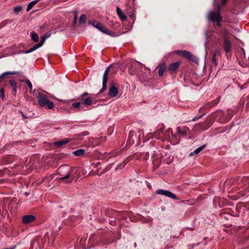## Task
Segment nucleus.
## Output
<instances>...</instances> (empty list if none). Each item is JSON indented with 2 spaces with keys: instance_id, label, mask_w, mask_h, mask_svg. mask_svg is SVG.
Listing matches in <instances>:
<instances>
[{
  "instance_id": "obj_1",
  "label": "nucleus",
  "mask_w": 249,
  "mask_h": 249,
  "mask_svg": "<svg viewBox=\"0 0 249 249\" xmlns=\"http://www.w3.org/2000/svg\"><path fill=\"white\" fill-rule=\"evenodd\" d=\"M56 99V98L52 94L43 91L38 93L37 99L40 106L42 107H45L47 109H52L54 107V104L50 101L49 99Z\"/></svg>"
},
{
  "instance_id": "obj_2",
  "label": "nucleus",
  "mask_w": 249,
  "mask_h": 249,
  "mask_svg": "<svg viewBox=\"0 0 249 249\" xmlns=\"http://www.w3.org/2000/svg\"><path fill=\"white\" fill-rule=\"evenodd\" d=\"M71 167L64 165H62L58 169V174L61 176L59 178V180L64 181L66 182H70L72 181V179L70 181H66L65 179H68L71 175Z\"/></svg>"
},
{
  "instance_id": "obj_3",
  "label": "nucleus",
  "mask_w": 249,
  "mask_h": 249,
  "mask_svg": "<svg viewBox=\"0 0 249 249\" xmlns=\"http://www.w3.org/2000/svg\"><path fill=\"white\" fill-rule=\"evenodd\" d=\"M220 6L218 5L217 7V11H210L208 14V18L209 20L213 22H215L218 26H220V22L222 19L220 15Z\"/></svg>"
},
{
  "instance_id": "obj_4",
  "label": "nucleus",
  "mask_w": 249,
  "mask_h": 249,
  "mask_svg": "<svg viewBox=\"0 0 249 249\" xmlns=\"http://www.w3.org/2000/svg\"><path fill=\"white\" fill-rule=\"evenodd\" d=\"M89 23L93 25L94 27L98 29L101 32L106 34L108 35L109 36H113V34H114L113 32L109 31L107 28L105 27L101 23L97 21L93 20L89 21Z\"/></svg>"
},
{
  "instance_id": "obj_5",
  "label": "nucleus",
  "mask_w": 249,
  "mask_h": 249,
  "mask_svg": "<svg viewBox=\"0 0 249 249\" xmlns=\"http://www.w3.org/2000/svg\"><path fill=\"white\" fill-rule=\"evenodd\" d=\"M177 53L178 54H179L184 57H185V58L188 59L189 60L192 61L193 62H196V61H198L197 58L195 56L193 55L190 52H189L188 51H185V50L177 51Z\"/></svg>"
},
{
  "instance_id": "obj_6",
  "label": "nucleus",
  "mask_w": 249,
  "mask_h": 249,
  "mask_svg": "<svg viewBox=\"0 0 249 249\" xmlns=\"http://www.w3.org/2000/svg\"><path fill=\"white\" fill-rule=\"evenodd\" d=\"M109 72V67H108L106 69V70L104 72V75H103V86H102V89L100 91V93H102L106 89L107 83L108 81V76Z\"/></svg>"
},
{
  "instance_id": "obj_7",
  "label": "nucleus",
  "mask_w": 249,
  "mask_h": 249,
  "mask_svg": "<svg viewBox=\"0 0 249 249\" xmlns=\"http://www.w3.org/2000/svg\"><path fill=\"white\" fill-rule=\"evenodd\" d=\"M156 193L157 194L163 195L174 199H177V197L174 194L167 190L158 189L157 190Z\"/></svg>"
},
{
  "instance_id": "obj_8",
  "label": "nucleus",
  "mask_w": 249,
  "mask_h": 249,
  "mask_svg": "<svg viewBox=\"0 0 249 249\" xmlns=\"http://www.w3.org/2000/svg\"><path fill=\"white\" fill-rule=\"evenodd\" d=\"M159 128L154 133L150 134V135H153L158 139L161 140L162 134H163V130L165 128V126L163 124H161L159 126Z\"/></svg>"
},
{
  "instance_id": "obj_9",
  "label": "nucleus",
  "mask_w": 249,
  "mask_h": 249,
  "mask_svg": "<svg viewBox=\"0 0 249 249\" xmlns=\"http://www.w3.org/2000/svg\"><path fill=\"white\" fill-rule=\"evenodd\" d=\"M36 217L33 215H26L22 217V221L24 224H28L34 222Z\"/></svg>"
},
{
  "instance_id": "obj_10",
  "label": "nucleus",
  "mask_w": 249,
  "mask_h": 249,
  "mask_svg": "<svg viewBox=\"0 0 249 249\" xmlns=\"http://www.w3.org/2000/svg\"><path fill=\"white\" fill-rule=\"evenodd\" d=\"M231 43L229 38L226 37L224 40L223 49L227 53L230 52L231 50Z\"/></svg>"
},
{
  "instance_id": "obj_11",
  "label": "nucleus",
  "mask_w": 249,
  "mask_h": 249,
  "mask_svg": "<svg viewBox=\"0 0 249 249\" xmlns=\"http://www.w3.org/2000/svg\"><path fill=\"white\" fill-rule=\"evenodd\" d=\"M177 133L178 135L181 136H185L187 135L188 132L189 131V129L188 127L186 126H178L177 128Z\"/></svg>"
},
{
  "instance_id": "obj_12",
  "label": "nucleus",
  "mask_w": 249,
  "mask_h": 249,
  "mask_svg": "<svg viewBox=\"0 0 249 249\" xmlns=\"http://www.w3.org/2000/svg\"><path fill=\"white\" fill-rule=\"evenodd\" d=\"M180 64L181 62L179 61H178L175 63H171L169 66L168 70L169 71L171 72H174L178 69Z\"/></svg>"
},
{
  "instance_id": "obj_13",
  "label": "nucleus",
  "mask_w": 249,
  "mask_h": 249,
  "mask_svg": "<svg viewBox=\"0 0 249 249\" xmlns=\"http://www.w3.org/2000/svg\"><path fill=\"white\" fill-rule=\"evenodd\" d=\"M137 66V62L133 61L131 63L128 68V72L129 74L131 75H133L135 73Z\"/></svg>"
},
{
  "instance_id": "obj_14",
  "label": "nucleus",
  "mask_w": 249,
  "mask_h": 249,
  "mask_svg": "<svg viewBox=\"0 0 249 249\" xmlns=\"http://www.w3.org/2000/svg\"><path fill=\"white\" fill-rule=\"evenodd\" d=\"M118 93V89L114 86H111L109 88V90L108 94L111 97H114L117 95Z\"/></svg>"
},
{
  "instance_id": "obj_15",
  "label": "nucleus",
  "mask_w": 249,
  "mask_h": 249,
  "mask_svg": "<svg viewBox=\"0 0 249 249\" xmlns=\"http://www.w3.org/2000/svg\"><path fill=\"white\" fill-rule=\"evenodd\" d=\"M71 138H66L64 139L59 141H57L54 142V144L57 147H61L62 145L68 143L70 141H71Z\"/></svg>"
},
{
  "instance_id": "obj_16",
  "label": "nucleus",
  "mask_w": 249,
  "mask_h": 249,
  "mask_svg": "<svg viewBox=\"0 0 249 249\" xmlns=\"http://www.w3.org/2000/svg\"><path fill=\"white\" fill-rule=\"evenodd\" d=\"M53 179V177L52 176L49 175V176H46L44 178H43L41 180V181H40L37 183V184H40L44 183L45 185H46L48 186H50L51 185L50 184V181L52 180Z\"/></svg>"
},
{
  "instance_id": "obj_17",
  "label": "nucleus",
  "mask_w": 249,
  "mask_h": 249,
  "mask_svg": "<svg viewBox=\"0 0 249 249\" xmlns=\"http://www.w3.org/2000/svg\"><path fill=\"white\" fill-rule=\"evenodd\" d=\"M172 133V129L168 128L165 131H163L161 140H167L169 138L170 134Z\"/></svg>"
},
{
  "instance_id": "obj_18",
  "label": "nucleus",
  "mask_w": 249,
  "mask_h": 249,
  "mask_svg": "<svg viewBox=\"0 0 249 249\" xmlns=\"http://www.w3.org/2000/svg\"><path fill=\"white\" fill-rule=\"evenodd\" d=\"M19 73V71H16L4 72L2 74H1L0 75V80L1 81H2L3 78H5L6 76H9L10 75L18 74Z\"/></svg>"
},
{
  "instance_id": "obj_19",
  "label": "nucleus",
  "mask_w": 249,
  "mask_h": 249,
  "mask_svg": "<svg viewBox=\"0 0 249 249\" xmlns=\"http://www.w3.org/2000/svg\"><path fill=\"white\" fill-rule=\"evenodd\" d=\"M116 12L117 15L122 21L126 20V16L122 12L121 9L119 7L116 8Z\"/></svg>"
},
{
  "instance_id": "obj_20",
  "label": "nucleus",
  "mask_w": 249,
  "mask_h": 249,
  "mask_svg": "<svg viewBox=\"0 0 249 249\" xmlns=\"http://www.w3.org/2000/svg\"><path fill=\"white\" fill-rule=\"evenodd\" d=\"M216 104V103L209 102V103L206 104L205 105H204L203 107H202L199 109V111H204L205 110H206V109H208L211 108V107L214 106Z\"/></svg>"
},
{
  "instance_id": "obj_21",
  "label": "nucleus",
  "mask_w": 249,
  "mask_h": 249,
  "mask_svg": "<svg viewBox=\"0 0 249 249\" xmlns=\"http://www.w3.org/2000/svg\"><path fill=\"white\" fill-rule=\"evenodd\" d=\"M9 84L13 88V90L14 92V94L15 95L16 93L17 89V83L14 80H10L9 81Z\"/></svg>"
},
{
  "instance_id": "obj_22",
  "label": "nucleus",
  "mask_w": 249,
  "mask_h": 249,
  "mask_svg": "<svg viewBox=\"0 0 249 249\" xmlns=\"http://www.w3.org/2000/svg\"><path fill=\"white\" fill-rule=\"evenodd\" d=\"M81 100L83 101V104L90 106L92 104L93 99L91 97H89L86 99L83 98V100Z\"/></svg>"
},
{
  "instance_id": "obj_23",
  "label": "nucleus",
  "mask_w": 249,
  "mask_h": 249,
  "mask_svg": "<svg viewBox=\"0 0 249 249\" xmlns=\"http://www.w3.org/2000/svg\"><path fill=\"white\" fill-rule=\"evenodd\" d=\"M241 180L243 182H246L244 186V189L249 191V178H242Z\"/></svg>"
},
{
  "instance_id": "obj_24",
  "label": "nucleus",
  "mask_w": 249,
  "mask_h": 249,
  "mask_svg": "<svg viewBox=\"0 0 249 249\" xmlns=\"http://www.w3.org/2000/svg\"><path fill=\"white\" fill-rule=\"evenodd\" d=\"M85 151L84 149H80L72 152V154L76 156H82L84 155Z\"/></svg>"
},
{
  "instance_id": "obj_25",
  "label": "nucleus",
  "mask_w": 249,
  "mask_h": 249,
  "mask_svg": "<svg viewBox=\"0 0 249 249\" xmlns=\"http://www.w3.org/2000/svg\"><path fill=\"white\" fill-rule=\"evenodd\" d=\"M38 1L39 0H35L30 2L28 5L26 11H29L33 8V7L38 2Z\"/></svg>"
},
{
  "instance_id": "obj_26",
  "label": "nucleus",
  "mask_w": 249,
  "mask_h": 249,
  "mask_svg": "<svg viewBox=\"0 0 249 249\" xmlns=\"http://www.w3.org/2000/svg\"><path fill=\"white\" fill-rule=\"evenodd\" d=\"M206 146V145H203L200 147H198L196 148L193 152L191 153L190 154V156H193L194 154H198L200 151H201L203 148Z\"/></svg>"
},
{
  "instance_id": "obj_27",
  "label": "nucleus",
  "mask_w": 249,
  "mask_h": 249,
  "mask_svg": "<svg viewBox=\"0 0 249 249\" xmlns=\"http://www.w3.org/2000/svg\"><path fill=\"white\" fill-rule=\"evenodd\" d=\"M31 37L32 39L35 42H38L39 40L38 36L34 32H32L31 33Z\"/></svg>"
},
{
  "instance_id": "obj_28",
  "label": "nucleus",
  "mask_w": 249,
  "mask_h": 249,
  "mask_svg": "<svg viewBox=\"0 0 249 249\" xmlns=\"http://www.w3.org/2000/svg\"><path fill=\"white\" fill-rule=\"evenodd\" d=\"M165 70H166V67L165 66L163 65V66L160 67V68L159 70V71H158L159 76H163Z\"/></svg>"
},
{
  "instance_id": "obj_29",
  "label": "nucleus",
  "mask_w": 249,
  "mask_h": 249,
  "mask_svg": "<svg viewBox=\"0 0 249 249\" xmlns=\"http://www.w3.org/2000/svg\"><path fill=\"white\" fill-rule=\"evenodd\" d=\"M41 46V44H39V43H38V44H36V45H35L33 47H32V48H31L27 52V53H31L34 51H35L37 49L39 48V47H40Z\"/></svg>"
},
{
  "instance_id": "obj_30",
  "label": "nucleus",
  "mask_w": 249,
  "mask_h": 249,
  "mask_svg": "<svg viewBox=\"0 0 249 249\" xmlns=\"http://www.w3.org/2000/svg\"><path fill=\"white\" fill-rule=\"evenodd\" d=\"M83 104L82 102H77L72 104V107L78 108L79 110H82L83 107H81V105Z\"/></svg>"
},
{
  "instance_id": "obj_31",
  "label": "nucleus",
  "mask_w": 249,
  "mask_h": 249,
  "mask_svg": "<svg viewBox=\"0 0 249 249\" xmlns=\"http://www.w3.org/2000/svg\"><path fill=\"white\" fill-rule=\"evenodd\" d=\"M22 10V6H16L14 8V12L16 14H18L19 12H20Z\"/></svg>"
},
{
  "instance_id": "obj_32",
  "label": "nucleus",
  "mask_w": 249,
  "mask_h": 249,
  "mask_svg": "<svg viewBox=\"0 0 249 249\" xmlns=\"http://www.w3.org/2000/svg\"><path fill=\"white\" fill-rule=\"evenodd\" d=\"M119 150L118 149H116L114 151H112L110 154V157H116L119 155Z\"/></svg>"
},
{
  "instance_id": "obj_33",
  "label": "nucleus",
  "mask_w": 249,
  "mask_h": 249,
  "mask_svg": "<svg viewBox=\"0 0 249 249\" xmlns=\"http://www.w3.org/2000/svg\"><path fill=\"white\" fill-rule=\"evenodd\" d=\"M86 16L85 15H82L79 18V21L81 23H84L86 21Z\"/></svg>"
},
{
  "instance_id": "obj_34",
  "label": "nucleus",
  "mask_w": 249,
  "mask_h": 249,
  "mask_svg": "<svg viewBox=\"0 0 249 249\" xmlns=\"http://www.w3.org/2000/svg\"><path fill=\"white\" fill-rule=\"evenodd\" d=\"M0 97L3 100L5 98L4 89L3 88L0 89Z\"/></svg>"
},
{
  "instance_id": "obj_35",
  "label": "nucleus",
  "mask_w": 249,
  "mask_h": 249,
  "mask_svg": "<svg viewBox=\"0 0 249 249\" xmlns=\"http://www.w3.org/2000/svg\"><path fill=\"white\" fill-rule=\"evenodd\" d=\"M205 114V112L203 113V114L201 115H199V116H196L195 117H194L192 120V121H196L200 118H201L204 115V114Z\"/></svg>"
},
{
  "instance_id": "obj_36",
  "label": "nucleus",
  "mask_w": 249,
  "mask_h": 249,
  "mask_svg": "<svg viewBox=\"0 0 249 249\" xmlns=\"http://www.w3.org/2000/svg\"><path fill=\"white\" fill-rule=\"evenodd\" d=\"M212 62L214 65H217V59L216 58L215 54H213V55L212 58Z\"/></svg>"
},
{
  "instance_id": "obj_37",
  "label": "nucleus",
  "mask_w": 249,
  "mask_h": 249,
  "mask_svg": "<svg viewBox=\"0 0 249 249\" xmlns=\"http://www.w3.org/2000/svg\"><path fill=\"white\" fill-rule=\"evenodd\" d=\"M88 95H89V93L87 92H85L79 96V97L78 98V99L79 100H83L84 97Z\"/></svg>"
},
{
  "instance_id": "obj_38",
  "label": "nucleus",
  "mask_w": 249,
  "mask_h": 249,
  "mask_svg": "<svg viewBox=\"0 0 249 249\" xmlns=\"http://www.w3.org/2000/svg\"><path fill=\"white\" fill-rule=\"evenodd\" d=\"M26 82L27 84L28 85V86H29L30 89H32L33 88V86H32L31 82L30 81V80H26Z\"/></svg>"
},
{
  "instance_id": "obj_39",
  "label": "nucleus",
  "mask_w": 249,
  "mask_h": 249,
  "mask_svg": "<svg viewBox=\"0 0 249 249\" xmlns=\"http://www.w3.org/2000/svg\"><path fill=\"white\" fill-rule=\"evenodd\" d=\"M51 35V33H50V32H47L46 33L44 36H43L45 38L47 39L48 38H49V37H50Z\"/></svg>"
},
{
  "instance_id": "obj_40",
  "label": "nucleus",
  "mask_w": 249,
  "mask_h": 249,
  "mask_svg": "<svg viewBox=\"0 0 249 249\" xmlns=\"http://www.w3.org/2000/svg\"><path fill=\"white\" fill-rule=\"evenodd\" d=\"M46 39L44 38V37L43 36L41 38V41L39 43V44H41V46H42V45L43 44V43H44L45 40Z\"/></svg>"
},
{
  "instance_id": "obj_41",
  "label": "nucleus",
  "mask_w": 249,
  "mask_h": 249,
  "mask_svg": "<svg viewBox=\"0 0 249 249\" xmlns=\"http://www.w3.org/2000/svg\"><path fill=\"white\" fill-rule=\"evenodd\" d=\"M220 53V51L219 50H216L214 54H215V56L217 55H219Z\"/></svg>"
},
{
  "instance_id": "obj_42",
  "label": "nucleus",
  "mask_w": 249,
  "mask_h": 249,
  "mask_svg": "<svg viewBox=\"0 0 249 249\" xmlns=\"http://www.w3.org/2000/svg\"><path fill=\"white\" fill-rule=\"evenodd\" d=\"M227 0H221V5H224L227 2Z\"/></svg>"
},
{
  "instance_id": "obj_43",
  "label": "nucleus",
  "mask_w": 249,
  "mask_h": 249,
  "mask_svg": "<svg viewBox=\"0 0 249 249\" xmlns=\"http://www.w3.org/2000/svg\"><path fill=\"white\" fill-rule=\"evenodd\" d=\"M77 18V13H76L75 14L74 18V22H75L76 21Z\"/></svg>"
},
{
  "instance_id": "obj_44",
  "label": "nucleus",
  "mask_w": 249,
  "mask_h": 249,
  "mask_svg": "<svg viewBox=\"0 0 249 249\" xmlns=\"http://www.w3.org/2000/svg\"><path fill=\"white\" fill-rule=\"evenodd\" d=\"M134 132L133 131H130L129 133V137H132L133 135Z\"/></svg>"
},
{
  "instance_id": "obj_45",
  "label": "nucleus",
  "mask_w": 249,
  "mask_h": 249,
  "mask_svg": "<svg viewBox=\"0 0 249 249\" xmlns=\"http://www.w3.org/2000/svg\"><path fill=\"white\" fill-rule=\"evenodd\" d=\"M171 134H172V138H173V139H176V135H174V134H172V133Z\"/></svg>"
},
{
  "instance_id": "obj_46",
  "label": "nucleus",
  "mask_w": 249,
  "mask_h": 249,
  "mask_svg": "<svg viewBox=\"0 0 249 249\" xmlns=\"http://www.w3.org/2000/svg\"><path fill=\"white\" fill-rule=\"evenodd\" d=\"M22 116L24 118H26V117L24 116V115L22 113Z\"/></svg>"
},
{
  "instance_id": "obj_47",
  "label": "nucleus",
  "mask_w": 249,
  "mask_h": 249,
  "mask_svg": "<svg viewBox=\"0 0 249 249\" xmlns=\"http://www.w3.org/2000/svg\"><path fill=\"white\" fill-rule=\"evenodd\" d=\"M84 135H85H85H88V132H84Z\"/></svg>"
},
{
  "instance_id": "obj_48",
  "label": "nucleus",
  "mask_w": 249,
  "mask_h": 249,
  "mask_svg": "<svg viewBox=\"0 0 249 249\" xmlns=\"http://www.w3.org/2000/svg\"><path fill=\"white\" fill-rule=\"evenodd\" d=\"M44 27L43 26L40 27V29H44Z\"/></svg>"
},
{
  "instance_id": "obj_49",
  "label": "nucleus",
  "mask_w": 249,
  "mask_h": 249,
  "mask_svg": "<svg viewBox=\"0 0 249 249\" xmlns=\"http://www.w3.org/2000/svg\"><path fill=\"white\" fill-rule=\"evenodd\" d=\"M61 102H63V103H66V101H64V100H61Z\"/></svg>"
},
{
  "instance_id": "obj_50",
  "label": "nucleus",
  "mask_w": 249,
  "mask_h": 249,
  "mask_svg": "<svg viewBox=\"0 0 249 249\" xmlns=\"http://www.w3.org/2000/svg\"><path fill=\"white\" fill-rule=\"evenodd\" d=\"M177 143L179 142V140H177Z\"/></svg>"
},
{
  "instance_id": "obj_51",
  "label": "nucleus",
  "mask_w": 249,
  "mask_h": 249,
  "mask_svg": "<svg viewBox=\"0 0 249 249\" xmlns=\"http://www.w3.org/2000/svg\"><path fill=\"white\" fill-rule=\"evenodd\" d=\"M1 81L0 80V83L1 82Z\"/></svg>"
}]
</instances>
